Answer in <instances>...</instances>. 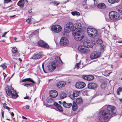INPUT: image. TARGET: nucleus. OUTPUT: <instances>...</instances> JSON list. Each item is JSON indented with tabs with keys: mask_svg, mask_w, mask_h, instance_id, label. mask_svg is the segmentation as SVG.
I'll return each instance as SVG.
<instances>
[{
	"mask_svg": "<svg viewBox=\"0 0 122 122\" xmlns=\"http://www.w3.org/2000/svg\"><path fill=\"white\" fill-rule=\"evenodd\" d=\"M38 44L39 46L41 47L47 49H48L49 48V46L47 44L42 40L39 41L38 42Z\"/></svg>",
	"mask_w": 122,
	"mask_h": 122,
	"instance_id": "obj_12",
	"label": "nucleus"
},
{
	"mask_svg": "<svg viewBox=\"0 0 122 122\" xmlns=\"http://www.w3.org/2000/svg\"><path fill=\"white\" fill-rule=\"evenodd\" d=\"M66 84L65 82L63 81H60L57 82L56 84V86L59 87H62L65 86Z\"/></svg>",
	"mask_w": 122,
	"mask_h": 122,
	"instance_id": "obj_17",
	"label": "nucleus"
},
{
	"mask_svg": "<svg viewBox=\"0 0 122 122\" xmlns=\"http://www.w3.org/2000/svg\"><path fill=\"white\" fill-rule=\"evenodd\" d=\"M87 0H84L83 2V4L84 5H85L86 4V2Z\"/></svg>",
	"mask_w": 122,
	"mask_h": 122,
	"instance_id": "obj_43",
	"label": "nucleus"
},
{
	"mask_svg": "<svg viewBox=\"0 0 122 122\" xmlns=\"http://www.w3.org/2000/svg\"><path fill=\"white\" fill-rule=\"evenodd\" d=\"M3 75L4 77V78L5 79V77H6V75L4 72H3Z\"/></svg>",
	"mask_w": 122,
	"mask_h": 122,
	"instance_id": "obj_51",
	"label": "nucleus"
},
{
	"mask_svg": "<svg viewBox=\"0 0 122 122\" xmlns=\"http://www.w3.org/2000/svg\"><path fill=\"white\" fill-rule=\"evenodd\" d=\"M112 73V72H110V73H108L107 75H106V76H108L110 74H111V73Z\"/></svg>",
	"mask_w": 122,
	"mask_h": 122,
	"instance_id": "obj_60",
	"label": "nucleus"
},
{
	"mask_svg": "<svg viewBox=\"0 0 122 122\" xmlns=\"http://www.w3.org/2000/svg\"><path fill=\"white\" fill-rule=\"evenodd\" d=\"M23 85L24 86L27 87H29L28 84H23Z\"/></svg>",
	"mask_w": 122,
	"mask_h": 122,
	"instance_id": "obj_46",
	"label": "nucleus"
},
{
	"mask_svg": "<svg viewBox=\"0 0 122 122\" xmlns=\"http://www.w3.org/2000/svg\"><path fill=\"white\" fill-rule=\"evenodd\" d=\"M42 57V56L41 53L35 54L32 57V58L33 59H37L38 58H40Z\"/></svg>",
	"mask_w": 122,
	"mask_h": 122,
	"instance_id": "obj_18",
	"label": "nucleus"
},
{
	"mask_svg": "<svg viewBox=\"0 0 122 122\" xmlns=\"http://www.w3.org/2000/svg\"><path fill=\"white\" fill-rule=\"evenodd\" d=\"M11 115L12 117H14V114L13 112L11 113Z\"/></svg>",
	"mask_w": 122,
	"mask_h": 122,
	"instance_id": "obj_53",
	"label": "nucleus"
},
{
	"mask_svg": "<svg viewBox=\"0 0 122 122\" xmlns=\"http://www.w3.org/2000/svg\"><path fill=\"white\" fill-rule=\"evenodd\" d=\"M66 96V95L64 93H62L61 94L60 97L61 99H63Z\"/></svg>",
	"mask_w": 122,
	"mask_h": 122,
	"instance_id": "obj_33",
	"label": "nucleus"
},
{
	"mask_svg": "<svg viewBox=\"0 0 122 122\" xmlns=\"http://www.w3.org/2000/svg\"><path fill=\"white\" fill-rule=\"evenodd\" d=\"M86 86L85 83L82 81L77 82L76 84V87L78 89H81L84 87Z\"/></svg>",
	"mask_w": 122,
	"mask_h": 122,
	"instance_id": "obj_13",
	"label": "nucleus"
},
{
	"mask_svg": "<svg viewBox=\"0 0 122 122\" xmlns=\"http://www.w3.org/2000/svg\"><path fill=\"white\" fill-rule=\"evenodd\" d=\"M118 43H122V41H118Z\"/></svg>",
	"mask_w": 122,
	"mask_h": 122,
	"instance_id": "obj_62",
	"label": "nucleus"
},
{
	"mask_svg": "<svg viewBox=\"0 0 122 122\" xmlns=\"http://www.w3.org/2000/svg\"><path fill=\"white\" fill-rule=\"evenodd\" d=\"M22 117L24 119H27V118L25 117H24V116H23Z\"/></svg>",
	"mask_w": 122,
	"mask_h": 122,
	"instance_id": "obj_54",
	"label": "nucleus"
},
{
	"mask_svg": "<svg viewBox=\"0 0 122 122\" xmlns=\"http://www.w3.org/2000/svg\"><path fill=\"white\" fill-rule=\"evenodd\" d=\"M39 32V30H36L35 31V34H38Z\"/></svg>",
	"mask_w": 122,
	"mask_h": 122,
	"instance_id": "obj_48",
	"label": "nucleus"
},
{
	"mask_svg": "<svg viewBox=\"0 0 122 122\" xmlns=\"http://www.w3.org/2000/svg\"><path fill=\"white\" fill-rule=\"evenodd\" d=\"M29 86H33V85L32 83L28 84Z\"/></svg>",
	"mask_w": 122,
	"mask_h": 122,
	"instance_id": "obj_47",
	"label": "nucleus"
},
{
	"mask_svg": "<svg viewBox=\"0 0 122 122\" xmlns=\"http://www.w3.org/2000/svg\"><path fill=\"white\" fill-rule=\"evenodd\" d=\"M80 24L77 23L73 25V24L71 22H69L66 24L65 26V31L67 33H68L71 31H75L77 28H78V26L76 25L77 24Z\"/></svg>",
	"mask_w": 122,
	"mask_h": 122,
	"instance_id": "obj_3",
	"label": "nucleus"
},
{
	"mask_svg": "<svg viewBox=\"0 0 122 122\" xmlns=\"http://www.w3.org/2000/svg\"><path fill=\"white\" fill-rule=\"evenodd\" d=\"M81 62H79L78 63H77L76 64V65L75 66V68H77V69H79V68H81L83 67H81L80 66V63H81Z\"/></svg>",
	"mask_w": 122,
	"mask_h": 122,
	"instance_id": "obj_34",
	"label": "nucleus"
},
{
	"mask_svg": "<svg viewBox=\"0 0 122 122\" xmlns=\"http://www.w3.org/2000/svg\"><path fill=\"white\" fill-rule=\"evenodd\" d=\"M117 10L122 15V7L120 6Z\"/></svg>",
	"mask_w": 122,
	"mask_h": 122,
	"instance_id": "obj_38",
	"label": "nucleus"
},
{
	"mask_svg": "<svg viewBox=\"0 0 122 122\" xmlns=\"http://www.w3.org/2000/svg\"><path fill=\"white\" fill-rule=\"evenodd\" d=\"M24 98L25 99H29V97L27 96L26 97Z\"/></svg>",
	"mask_w": 122,
	"mask_h": 122,
	"instance_id": "obj_55",
	"label": "nucleus"
},
{
	"mask_svg": "<svg viewBox=\"0 0 122 122\" xmlns=\"http://www.w3.org/2000/svg\"><path fill=\"white\" fill-rule=\"evenodd\" d=\"M119 100L121 102H122V99H120Z\"/></svg>",
	"mask_w": 122,
	"mask_h": 122,
	"instance_id": "obj_61",
	"label": "nucleus"
},
{
	"mask_svg": "<svg viewBox=\"0 0 122 122\" xmlns=\"http://www.w3.org/2000/svg\"><path fill=\"white\" fill-rule=\"evenodd\" d=\"M105 48V46L103 45H102L101 46L100 50L101 51H104V50Z\"/></svg>",
	"mask_w": 122,
	"mask_h": 122,
	"instance_id": "obj_40",
	"label": "nucleus"
},
{
	"mask_svg": "<svg viewBox=\"0 0 122 122\" xmlns=\"http://www.w3.org/2000/svg\"><path fill=\"white\" fill-rule=\"evenodd\" d=\"M11 0H4V3H7L9 2Z\"/></svg>",
	"mask_w": 122,
	"mask_h": 122,
	"instance_id": "obj_41",
	"label": "nucleus"
},
{
	"mask_svg": "<svg viewBox=\"0 0 122 122\" xmlns=\"http://www.w3.org/2000/svg\"><path fill=\"white\" fill-rule=\"evenodd\" d=\"M60 43L61 46L65 47L68 45L69 42L66 38L63 37L61 38Z\"/></svg>",
	"mask_w": 122,
	"mask_h": 122,
	"instance_id": "obj_10",
	"label": "nucleus"
},
{
	"mask_svg": "<svg viewBox=\"0 0 122 122\" xmlns=\"http://www.w3.org/2000/svg\"><path fill=\"white\" fill-rule=\"evenodd\" d=\"M93 41L94 44H101L102 42V41L99 39H94V40L92 41V42Z\"/></svg>",
	"mask_w": 122,
	"mask_h": 122,
	"instance_id": "obj_22",
	"label": "nucleus"
},
{
	"mask_svg": "<svg viewBox=\"0 0 122 122\" xmlns=\"http://www.w3.org/2000/svg\"><path fill=\"white\" fill-rule=\"evenodd\" d=\"M106 5L103 3H101L97 5L98 7L100 9H104L106 7Z\"/></svg>",
	"mask_w": 122,
	"mask_h": 122,
	"instance_id": "obj_24",
	"label": "nucleus"
},
{
	"mask_svg": "<svg viewBox=\"0 0 122 122\" xmlns=\"http://www.w3.org/2000/svg\"><path fill=\"white\" fill-rule=\"evenodd\" d=\"M78 50L80 52L83 53H86L89 52V49L87 48L86 46H80L78 48Z\"/></svg>",
	"mask_w": 122,
	"mask_h": 122,
	"instance_id": "obj_8",
	"label": "nucleus"
},
{
	"mask_svg": "<svg viewBox=\"0 0 122 122\" xmlns=\"http://www.w3.org/2000/svg\"><path fill=\"white\" fill-rule=\"evenodd\" d=\"M82 78L85 80L88 81L92 80L94 78V77L91 75H84L82 76Z\"/></svg>",
	"mask_w": 122,
	"mask_h": 122,
	"instance_id": "obj_15",
	"label": "nucleus"
},
{
	"mask_svg": "<svg viewBox=\"0 0 122 122\" xmlns=\"http://www.w3.org/2000/svg\"><path fill=\"white\" fill-rule=\"evenodd\" d=\"M62 104L63 106L66 108H69L71 107L72 106L71 103H67L65 101H64L63 102Z\"/></svg>",
	"mask_w": 122,
	"mask_h": 122,
	"instance_id": "obj_21",
	"label": "nucleus"
},
{
	"mask_svg": "<svg viewBox=\"0 0 122 122\" xmlns=\"http://www.w3.org/2000/svg\"><path fill=\"white\" fill-rule=\"evenodd\" d=\"M56 60L51 62L48 66V71L49 72H51L53 71L57 66L58 62L61 63L62 61L60 59L59 56H57L55 57Z\"/></svg>",
	"mask_w": 122,
	"mask_h": 122,
	"instance_id": "obj_4",
	"label": "nucleus"
},
{
	"mask_svg": "<svg viewBox=\"0 0 122 122\" xmlns=\"http://www.w3.org/2000/svg\"><path fill=\"white\" fill-rule=\"evenodd\" d=\"M4 111H2V116L3 118L4 117Z\"/></svg>",
	"mask_w": 122,
	"mask_h": 122,
	"instance_id": "obj_49",
	"label": "nucleus"
},
{
	"mask_svg": "<svg viewBox=\"0 0 122 122\" xmlns=\"http://www.w3.org/2000/svg\"><path fill=\"white\" fill-rule=\"evenodd\" d=\"M87 31L88 35L90 37H95L97 35V30L91 27H88Z\"/></svg>",
	"mask_w": 122,
	"mask_h": 122,
	"instance_id": "obj_6",
	"label": "nucleus"
},
{
	"mask_svg": "<svg viewBox=\"0 0 122 122\" xmlns=\"http://www.w3.org/2000/svg\"><path fill=\"white\" fill-rule=\"evenodd\" d=\"M54 105L56 107L58 111L59 112L63 111V109L61 105L56 102L54 103Z\"/></svg>",
	"mask_w": 122,
	"mask_h": 122,
	"instance_id": "obj_19",
	"label": "nucleus"
},
{
	"mask_svg": "<svg viewBox=\"0 0 122 122\" xmlns=\"http://www.w3.org/2000/svg\"><path fill=\"white\" fill-rule=\"evenodd\" d=\"M106 85L107 84L106 82H103L102 83L101 85V87L102 89H104L105 88Z\"/></svg>",
	"mask_w": 122,
	"mask_h": 122,
	"instance_id": "obj_32",
	"label": "nucleus"
},
{
	"mask_svg": "<svg viewBox=\"0 0 122 122\" xmlns=\"http://www.w3.org/2000/svg\"><path fill=\"white\" fill-rule=\"evenodd\" d=\"M55 3L56 5H58L59 4V3L58 2H57L56 1L55 2Z\"/></svg>",
	"mask_w": 122,
	"mask_h": 122,
	"instance_id": "obj_57",
	"label": "nucleus"
},
{
	"mask_svg": "<svg viewBox=\"0 0 122 122\" xmlns=\"http://www.w3.org/2000/svg\"><path fill=\"white\" fill-rule=\"evenodd\" d=\"M6 104L5 103H4V104L3 105V107H4V108L6 106Z\"/></svg>",
	"mask_w": 122,
	"mask_h": 122,
	"instance_id": "obj_52",
	"label": "nucleus"
},
{
	"mask_svg": "<svg viewBox=\"0 0 122 122\" xmlns=\"http://www.w3.org/2000/svg\"><path fill=\"white\" fill-rule=\"evenodd\" d=\"M52 31L55 33H59L61 32L62 30V27L60 25H55L52 26L51 27Z\"/></svg>",
	"mask_w": 122,
	"mask_h": 122,
	"instance_id": "obj_9",
	"label": "nucleus"
},
{
	"mask_svg": "<svg viewBox=\"0 0 122 122\" xmlns=\"http://www.w3.org/2000/svg\"><path fill=\"white\" fill-rule=\"evenodd\" d=\"M102 109V111L99 116V119L101 122H108L112 117V115L116 113V108L112 106L105 105Z\"/></svg>",
	"mask_w": 122,
	"mask_h": 122,
	"instance_id": "obj_1",
	"label": "nucleus"
},
{
	"mask_svg": "<svg viewBox=\"0 0 122 122\" xmlns=\"http://www.w3.org/2000/svg\"><path fill=\"white\" fill-rule=\"evenodd\" d=\"M76 25L78 26V28H77L75 31L72 32V35L74 36V38L76 40L79 41L83 38L84 36L82 34L81 32L82 28L81 24H77Z\"/></svg>",
	"mask_w": 122,
	"mask_h": 122,
	"instance_id": "obj_2",
	"label": "nucleus"
},
{
	"mask_svg": "<svg viewBox=\"0 0 122 122\" xmlns=\"http://www.w3.org/2000/svg\"><path fill=\"white\" fill-rule=\"evenodd\" d=\"M86 43V46L87 48L89 49V48H91L93 47L94 43H92L90 41H88Z\"/></svg>",
	"mask_w": 122,
	"mask_h": 122,
	"instance_id": "obj_20",
	"label": "nucleus"
},
{
	"mask_svg": "<svg viewBox=\"0 0 122 122\" xmlns=\"http://www.w3.org/2000/svg\"><path fill=\"white\" fill-rule=\"evenodd\" d=\"M6 92L7 95L10 96L11 95L12 98L15 99L18 97L16 91L14 90L12 87L10 88H6Z\"/></svg>",
	"mask_w": 122,
	"mask_h": 122,
	"instance_id": "obj_5",
	"label": "nucleus"
},
{
	"mask_svg": "<svg viewBox=\"0 0 122 122\" xmlns=\"http://www.w3.org/2000/svg\"><path fill=\"white\" fill-rule=\"evenodd\" d=\"M5 63H3L0 66V67L2 68L3 69L6 68H7L6 66L5 65Z\"/></svg>",
	"mask_w": 122,
	"mask_h": 122,
	"instance_id": "obj_39",
	"label": "nucleus"
},
{
	"mask_svg": "<svg viewBox=\"0 0 122 122\" xmlns=\"http://www.w3.org/2000/svg\"><path fill=\"white\" fill-rule=\"evenodd\" d=\"M98 85L94 82H90L88 85L87 87L89 89H94L96 88L98 86Z\"/></svg>",
	"mask_w": 122,
	"mask_h": 122,
	"instance_id": "obj_14",
	"label": "nucleus"
},
{
	"mask_svg": "<svg viewBox=\"0 0 122 122\" xmlns=\"http://www.w3.org/2000/svg\"><path fill=\"white\" fill-rule=\"evenodd\" d=\"M6 109H7L9 111L10 110V108L8 107L7 106H6L5 107H4Z\"/></svg>",
	"mask_w": 122,
	"mask_h": 122,
	"instance_id": "obj_45",
	"label": "nucleus"
},
{
	"mask_svg": "<svg viewBox=\"0 0 122 122\" xmlns=\"http://www.w3.org/2000/svg\"><path fill=\"white\" fill-rule=\"evenodd\" d=\"M100 52L98 51H95L90 55V58L92 59H96L100 57Z\"/></svg>",
	"mask_w": 122,
	"mask_h": 122,
	"instance_id": "obj_11",
	"label": "nucleus"
},
{
	"mask_svg": "<svg viewBox=\"0 0 122 122\" xmlns=\"http://www.w3.org/2000/svg\"><path fill=\"white\" fill-rule=\"evenodd\" d=\"M53 99L52 98L48 97L46 99V101L48 102H52Z\"/></svg>",
	"mask_w": 122,
	"mask_h": 122,
	"instance_id": "obj_36",
	"label": "nucleus"
},
{
	"mask_svg": "<svg viewBox=\"0 0 122 122\" xmlns=\"http://www.w3.org/2000/svg\"><path fill=\"white\" fill-rule=\"evenodd\" d=\"M77 104L75 102H74L72 106V109L73 111H76L77 110Z\"/></svg>",
	"mask_w": 122,
	"mask_h": 122,
	"instance_id": "obj_25",
	"label": "nucleus"
},
{
	"mask_svg": "<svg viewBox=\"0 0 122 122\" xmlns=\"http://www.w3.org/2000/svg\"><path fill=\"white\" fill-rule=\"evenodd\" d=\"M24 0H20L17 3V5L21 7H23L24 5Z\"/></svg>",
	"mask_w": 122,
	"mask_h": 122,
	"instance_id": "obj_23",
	"label": "nucleus"
},
{
	"mask_svg": "<svg viewBox=\"0 0 122 122\" xmlns=\"http://www.w3.org/2000/svg\"><path fill=\"white\" fill-rule=\"evenodd\" d=\"M71 14L73 16L77 15L79 16L80 15L79 12L76 11L72 12H71Z\"/></svg>",
	"mask_w": 122,
	"mask_h": 122,
	"instance_id": "obj_28",
	"label": "nucleus"
},
{
	"mask_svg": "<svg viewBox=\"0 0 122 122\" xmlns=\"http://www.w3.org/2000/svg\"><path fill=\"white\" fill-rule=\"evenodd\" d=\"M25 107L26 109H29V106L28 105H26L25 106Z\"/></svg>",
	"mask_w": 122,
	"mask_h": 122,
	"instance_id": "obj_50",
	"label": "nucleus"
},
{
	"mask_svg": "<svg viewBox=\"0 0 122 122\" xmlns=\"http://www.w3.org/2000/svg\"><path fill=\"white\" fill-rule=\"evenodd\" d=\"M25 81H30L32 83H35L34 81L33 80L30 78L23 79L22 81V82H25Z\"/></svg>",
	"mask_w": 122,
	"mask_h": 122,
	"instance_id": "obj_26",
	"label": "nucleus"
},
{
	"mask_svg": "<svg viewBox=\"0 0 122 122\" xmlns=\"http://www.w3.org/2000/svg\"><path fill=\"white\" fill-rule=\"evenodd\" d=\"M33 19L32 18H28L26 20V22L28 24L31 23V22L32 20Z\"/></svg>",
	"mask_w": 122,
	"mask_h": 122,
	"instance_id": "obj_37",
	"label": "nucleus"
},
{
	"mask_svg": "<svg viewBox=\"0 0 122 122\" xmlns=\"http://www.w3.org/2000/svg\"><path fill=\"white\" fill-rule=\"evenodd\" d=\"M76 102L78 104H81L82 102V100L81 98H78L76 100Z\"/></svg>",
	"mask_w": 122,
	"mask_h": 122,
	"instance_id": "obj_27",
	"label": "nucleus"
},
{
	"mask_svg": "<svg viewBox=\"0 0 122 122\" xmlns=\"http://www.w3.org/2000/svg\"><path fill=\"white\" fill-rule=\"evenodd\" d=\"M12 52L13 53H15L17 52V50L16 48L15 47H13L12 49Z\"/></svg>",
	"mask_w": 122,
	"mask_h": 122,
	"instance_id": "obj_35",
	"label": "nucleus"
},
{
	"mask_svg": "<svg viewBox=\"0 0 122 122\" xmlns=\"http://www.w3.org/2000/svg\"><path fill=\"white\" fill-rule=\"evenodd\" d=\"M42 68L43 69V71H44V72L46 73H47V72L46 71H45V70L44 69V63L42 64Z\"/></svg>",
	"mask_w": 122,
	"mask_h": 122,
	"instance_id": "obj_42",
	"label": "nucleus"
},
{
	"mask_svg": "<svg viewBox=\"0 0 122 122\" xmlns=\"http://www.w3.org/2000/svg\"><path fill=\"white\" fill-rule=\"evenodd\" d=\"M122 92V87H119L117 90V93L118 95H120V93Z\"/></svg>",
	"mask_w": 122,
	"mask_h": 122,
	"instance_id": "obj_29",
	"label": "nucleus"
},
{
	"mask_svg": "<svg viewBox=\"0 0 122 122\" xmlns=\"http://www.w3.org/2000/svg\"><path fill=\"white\" fill-rule=\"evenodd\" d=\"M17 39V38L16 37L14 38V40L15 41H16Z\"/></svg>",
	"mask_w": 122,
	"mask_h": 122,
	"instance_id": "obj_64",
	"label": "nucleus"
},
{
	"mask_svg": "<svg viewBox=\"0 0 122 122\" xmlns=\"http://www.w3.org/2000/svg\"><path fill=\"white\" fill-rule=\"evenodd\" d=\"M79 92L77 91H74L73 94V95L74 97H77L79 95Z\"/></svg>",
	"mask_w": 122,
	"mask_h": 122,
	"instance_id": "obj_30",
	"label": "nucleus"
},
{
	"mask_svg": "<svg viewBox=\"0 0 122 122\" xmlns=\"http://www.w3.org/2000/svg\"><path fill=\"white\" fill-rule=\"evenodd\" d=\"M108 2L112 4H113L115 2H118L120 1V0H108Z\"/></svg>",
	"mask_w": 122,
	"mask_h": 122,
	"instance_id": "obj_31",
	"label": "nucleus"
},
{
	"mask_svg": "<svg viewBox=\"0 0 122 122\" xmlns=\"http://www.w3.org/2000/svg\"><path fill=\"white\" fill-rule=\"evenodd\" d=\"M120 57L122 58V52L121 53L120 55Z\"/></svg>",
	"mask_w": 122,
	"mask_h": 122,
	"instance_id": "obj_56",
	"label": "nucleus"
},
{
	"mask_svg": "<svg viewBox=\"0 0 122 122\" xmlns=\"http://www.w3.org/2000/svg\"><path fill=\"white\" fill-rule=\"evenodd\" d=\"M28 13H30L32 11L31 10H28Z\"/></svg>",
	"mask_w": 122,
	"mask_h": 122,
	"instance_id": "obj_58",
	"label": "nucleus"
},
{
	"mask_svg": "<svg viewBox=\"0 0 122 122\" xmlns=\"http://www.w3.org/2000/svg\"><path fill=\"white\" fill-rule=\"evenodd\" d=\"M119 14L114 11H111L109 14V18L111 20L116 21L119 19Z\"/></svg>",
	"mask_w": 122,
	"mask_h": 122,
	"instance_id": "obj_7",
	"label": "nucleus"
},
{
	"mask_svg": "<svg viewBox=\"0 0 122 122\" xmlns=\"http://www.w3.org/2000/svg\"><path fill=\"white\" fill-rule=\"evenodd\" d=\"M50 97L52 98L56 97L58 95L57 92L55 90H51L50 92Z\"/></svg>",
	"mask_w": 122,
	"mask_h": 122,
	"instance_id": "obj_16",
	"label": "nucleus"
},
{
	"mask_svg": "<svg viewBox=\"0 0 122 122\" xmlns=\"http://www.w3.org/2000/svg\"><path fill=\"white\" fill-rule=\"evenodd\" d=\"M19 60L20 61H22V60L20 58H19Z\"/></svg>",
	"mask_w": 122,
	"mask_h": 122,
	"instance_id": "obj_63",
	"label": "nucleus"
},
{
	"mask_svg": "<svg viewBox=\"0 0 122 122\" xmlns=\"http://www.w3.org/2000/svg\"><path fill=\"white\" fill-rule=\"evenodd\" d=\"M15 15H13L12 16H10V18L14 17H15Z\"/></svg>",
	"mask_w": 122,
	"mask_h": 122,
	"instance_id": "obj_59",
	"label": "nucleus"
},
{
	"mask_svg": "<svg viewBox=\"0 0 122 122\" xmlns=\"http://www.w3.org/2000/svg\"><path fill=\"white\" fill-rule=\"evenodd\" d=\"M8 32H5V33H4L2 35V37H5V35Z\"/></svg>",
	"mask_w": 122,
	"mask_h": 122,
	"instance_id": "obj_44",
	"label": "nucleus"
}]
</instances>
